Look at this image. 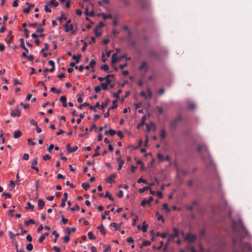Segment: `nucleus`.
Listing matches in <instances>:
<instances>
[{"label": "nucleus", "mask_w": 252, "mask_h": 252, "mask_svg": "<svg viewBox=\"0 0 252 252\" xmlns=\"http://www.w3.org/2000/svg\"><path fill=\"white\" fill-rule=\"evenodd\" d=\"M51 158V157L48 154H46L45 156H43V159L44 160H49Z\"/></svg>", "instance_id": "nucleus-51"}, {"label": "nucleus", "mask_w": 252, "mask_h": 252, "mask_svg": "<svg viewBox=\"0 0 252 252\" xmlns=\"http://www.w3.org/2000/svg\"><path fill=\"white\" fill-rule=\"evenodd\" d=\"M163 208L166 210L167 212H169L170 211V209L168 208V205L166 203H164L163 205Z\"/></svg>", "instance_id": "nucleus-60"}, {"label": "nucleus", "mask_w": 252, "mask_h": 252, "mask_svg": "<svg viewBox=\"0 0 252 252\" xmlns=\"http://www.w3.org/2000/svg\"><path fill=\"white\" fill-rule=\"evenodd\" d=\"M105 197L108 198L111 201L114 200V198L113 196H112V195L108 191H107L106 192L105 195Z\"/></svg>", "instance_id": "nucleus-32"}, {"label": "nucleus", "mask_w": 252, "mask_h": 252, "mask_svg": "<svg viewBox=\"0 0 252 252\" xmlns=\"http://www.w3.org/2000/svg\"><path fill=\"white\" fill-rule=\"evenodd\" d=\"M98 28H96L94 30V32L96 36H99L101 35V32L98 30Z\"/></svg>", "instance_id": "nucleus-44"}, {"label": "nucleus", "mask_w": 252, "mask_h": 252, "mask_svg": "<svg viewBox=\"0 0 252 252\" xmlns=\"http://www.w3.org/2000/svg\"><path fill=\"white\" fill-rule=\"evenodd\" d=\"M147 93H148V95L147 96H148V99H151L152 97V92L151 91V90L149 89H148L147 90Z\"/></svg>", "instance_id": "nucleus-47"}, {"label": "nucleus", "mask_w": 252, "mask_h": 252, "mask_svg": "<svg viewBox=\"0 0 252 252\" xmlns=\"http://www.w3.org/2000/svg\"><path fill=\"white\" fill-rule=\"evenodd\" d=\"M110 226L111 227H114L115 228V230H117V229H119V227H120V225H118L117 223H115V222H112L110 224Z\"/></svg>", "instance_id": "nucleus-34"}, {"label": "nucleus", "mask_w": 252, "mask_h": 252, "mask_svg": "<svg viewBox=\"0 0 252 252\" xmlns=\"http://www.w3.org/2000/svg\"><path fill=\"white\" fill-rule=\"evenodd\" d=\"M22 135V132L20 130H18L14 133L13 137L14 138H18Z\"/></svg>", "instance_id": "nucleus-24"}, {"label": "nucleus", "mask_w": 252, "mask_h": 252, "mask_svg": "<svg viewBox=\"0 0 252 252\" xmlns=\"http://www.w3.org/2000/svg\"><path fill=\"white\" fill-rule=\"evenodd\" d=\"M109 102V98H107L106 103H102L101 104V109H104V108H105L107 106Z\"/></svg>", "instance_id": "nucleus-28"}, {"label": "nucleus", "mask_w": 252, "mask_h": 252, "mask_svg": "<svg viewBox=\"0 0 252 252\" xmlns=\"http://www.w3.org/2000/svg\"><path fill=\"white\" fill-rule=\"evenodd\" d=\"M149 189H150V187L148 186H145L143 188H141L139 189V193H142L145 192L146 190H148Z\"/></svg>", "instance_id": "nucleus-26"}, {"label": "nucleus", "mask_w": 252, "mask_h": 252, "mask_svg": "<svg viewBox=\"0 0 252 252\" xmlns=\"http://www.w3.org/2000/svg\"><path fill=\"white\" fill-rule=\"evenodd\" d=\"M88 237L91 240L95 239V237L94 236L93 233L92 231L89 232L88 233Z\"/></svg>", "instance_id": "nucleus-33"}, {"label": "nucleus", "mask_w": 252, "mask_h": 252, "mask_svg": "<svg viewBox=\"0 0 252 252\" xmlns=\"http://www.w3.org/2000/svg\"><path fill=\"white\" fill-rule=\"evenodd\" d=\"M101 88L100 86H96L94 88V91L96 93H98L100 92Z\"/></svg>", "instance_id": "nucleus-59"}, {"label": "nucleus", "mask_w": 252, "mask_h": 252, "mask_svg": "<svg viewBox=\"0 0 252 252\" xmlns=\"http://www.w3.org/2000/svg\"><path fill=\"white\" fill-rule=\"evenodd\" d=\"M83 95V94H78L79 97L77 99V101L79 103H82L83 102L82 96Z\"/></svg>", "instance_id": "nucleus-55"}, {"label": "nucleus", "mask_w": 252, "mask_h": 252, "mask_svg": "<svg viewBox=\"0 0 252 252\" xmlns=\"http://www.w3.org/2000/svg\"><path fill=\"white\" fill-rule=\"evenodd\" d=\"M179 236V231L177 228H174L173 233L170 235V239H173L175 237H177Z\"/></svg>", "instance_id": "nucleus-11"}, {"label": "nucleus", "mask_w": 252, "mask_h": 252, "mask_svg": "<svg viewBox=\"0 0 252 252\" xmlns=\"http://www.w3.org/2000/svg\"><path fill=\"white\" fill-rule=\"evenodd\" d=\"M148 224L146 223L145 221H144L142 223V226L141 230L143 232H146L147 230Z\"/></svg>", "instance_id": "nucleus-22"}, {"label": "nucleus", "mask_w": 252, "mask_h": 252, "mask_svg": "<svg viewBox=\"0 0 252 252\" xmlns=\"http://www.w3.org/2000/svg\"><path fill=\"white\" fill-rule=\"evenodd\" d=\"M64 27L65 28V31L66 32H69V31H71V33L74 34L75 33V31H73V25L72 24H70L67 26V24H65L64 25Z\"/></svg>", "instance_id": "nucleus-5"}, {"label": "nucleus", "mask_w": 252, "mask_h": 252, "mask_svg": "<svg viewBox=\"0 0 252 252\" xmlns=\"http://www.w3.org/2000/svg\"><path fill=\"white\" fill-rule=\"evenodd\" d=\"M116 133V131L113 129H110L109 130V134L111 136H113Z\"/></svg>", "instance_id": "nucleus-63"}, {"label": "nucleus", "mask_w": 252, "mask_h": 252, "mask_svg": "<svg viewBox=\"0 0 252 252\" xmlns=\"http://www.w3.org/2000/svg\"><path fill=\"white\" fill-rule=\"evenodd\" d=\"M137 183L140 184V183H145V184H146L147 183V181L142 178H140V179H139L138 180H137Z\"/></svg>", "instance_id": "nucleus-61"}, {"label": "nucleus", "mask_w": 252, "mask_h": 252, "mask_svg": "<svg viewBox=\"0 0 252 252\" xmlns=\"http://www.w3.org/2000/svg\"><path fill=\"white\" fill-rule=\"evenodd\" d=\"M232 228L237 238L234 237L232 239V252H252L251 245L248 243L242 244V239L248 232L244 227L242 221H233Z\"/></svg>", "instance_id": "nucleus-1"}, {"label": "nucleus", "mask_w": 252, "mask_h": 252, "mask_svg": "<svg viewBox=\"0 0 252 252\" xmlns=\"http://www.w3.org/2000/svg\"><path fill=\"white\" fill-rule=\"evenodd\" d=\"M122 93V90L119 89L118 90L117 93L113 94V95L114 97H116V98H119V95Z\"/></svg>", "instance_id": "nucleus-42"}, {"label": "nucleus", "mask_w": 252, "mask_h": 252, "mask_svg": "<svg viewBox=\"0 0 252 252\" xmlns=\"http://www.w3.org/2000/svg\"><path fill=\"white\" fill-rule=\"evenodd\" d=\"M20 47L25 50L24 52H26V53H29V50L25 47V46L24 45V41L23 38H21L20 39Z\"/></svg>", "instance_id": "nucleus-13"}, {"label": "nucleus", "mask_w": 252, "mask_h": 252, "mask_svg": "<svg viewBox=\"0 0 252 252\" xmlns=\"http://www.w3.org/2000/svg\"><path fill=\"white\" fill-rule=\"evenodd\" d=\"M61 221L64 224H66L68 220L65 218L63 216H62Z\"/></svg>", "instance_id": "nucleus-57"}, {"label": "nucleus", "mask_w": 252, "mask_h": 252, "mask_svg": "<svg viewBox=\"0 0 252 252\" xmlns=\"http://www.w3.org/2000/svg\"><path fill=\"white\" fill-rule=\"evenodd\" d=\"M60 100L63 102V106L64 107H66L67 106V103H66V97L64 95H62L60 97Z\"/></svg>", "instance_id": "nucleus-15"}, {"label": "nucleus", "mask_w": 252, "mask_h": 252, "mask_svg": "<svg viewBox=\"0 0 252 252\" xmlns=\"http://www.w3.org/2000/svg\"><path fill=\"white\" fill-rule=\"evenodd\" d=\"M66 148L68 153H71L76 151L78 149V147L75 146L72 148H71L70 147V145L69 144H67L66 145Z\"/></svg>", "instance_id": "nucleus-9"}, {"label": "nucleus", "mask_w": 252, "mask_h": 252, "mask_svg": "<svg viewBox=\"0 0 252 252\" xmlns=\"http://www.w3.org/2000/svg\"><path fill=\"white\" fill-rule=\"evenodd\" d=\"M117 101L116 100H114L112 102V106L109 108V110H110V109H116L117 108L118 105H117Z\"/></svg>", "instance_id": "nucleus-29"}, {"label": "nucleus", "mask_w": 252, "mask_h": 252, "mask_svg": "<svg viewBox=\"0 0 252 252\" xmlns=\"http://www.w3.org/2000/svg\"><path fill=\"white\" fill-rule=\"evenodd\" d=\"M24 31L25 32V36L26 38H28L29 37V31L27 28H25L24 29Z\"/></svg>", "instance_id": "nucleus-54"}, {"label": "nucleus", "mask_w": 252, "mask_h": 252, "mask_svg": "<svg viewBox=\"0 0 252 252\" xmlns=\"http://www.w3.org/2000/svg\"><path fill=\"white\" fill-rule=\"evenodd\" d=\"M140 95L141 96H143L145 98V99H148V96L146 94H145L144 91L141 92L140 93Z\"/></svg>", "instance_id": "nucleus-62"}, {"label": "nucleus", "mask_w": 252, "mask_h": 252, "mask_svg": "<svg viewBox=\"0 0 252 252\" xmlns=\"http://www.w3.org/2000/svg\"><path fill=\"white\" fill-rule=\"evenodd\" d=\"M110 213V211H105L104 212V215H103L101 217L102 220H105L106 219V216L108 215Z\"/></svg>", "instance_id": "nucleus-53"}, {"label": "nucleus", "mask_w": 252, "mask_h": 252, "mask_svg": "<svg viewBox=\"0 0 252 252\" xmlns=\"http://www.w3.org/2000/svg\"><path fill=\"white\" fill-rule=\"evenodd\" d=\"M27 205H28V206L26 207L27 209H31L32 211L33 210V208H34L33 205L30 202H28L27 203Z\"/></svg>", "instance_id": "nucleus-43"}, {"label": "nucleus", "mask_w": 252, "mask_h": 252, "mask_svg": "<svg viewBox=\"0 0 252 252\" xmlns=\"http://www.w3.org/2000/svg\"><path fill=\"white\" fill-rule=\"evenodd\" d=\"M100 149V147L97 146L96 147L95 149V153L93 155V157H97L99 155V153H98V151Z\"/></svg>", "instance_id": "nucleus-31"}, {"label": "nucleus", "mask_w": 252, "mask_h": 252, "mask_svg": "<svg viewBox=\"0 0 252 252\" xmlns=\"http://www.w3.org/2000/svg\"><path fill=\"white\" fill-rule=\"evenodd\" d=\"M110 77H114V75L113 74H108L106 77H104L105 80L106 81L107 84H110L111 83V80L110 79Z\"/></svg>", "instance_id": "nucleus-17"}, {"label": "nucleus", "mask_w": 252, "mask_h": 252, "mask_svg": "<svg viewBox=\"0 0 252 252\" xmlns=\"http://www.w3.org/2000/svg\"><path fill=\"white\" fill-rule=\"evenodd\" d=\"M52 234L55 236H54L55 239H54V242L56 243L57 240V239L59 237V234L57 233L56 231H53V232H52Z\"/></svg>", "instance_id": "nucleus-35"}, {"label": "nucleus", "mask_w": 252, "mask_h": 252, "mask_svg": "<svg viewBox=\"0 0 252 252\" xmlns=\"http://www.w3.org/2000/svg\"><path fill=\"white\" fill-rule=\"evenodd\" d=\"M160 137L162 139H164L165 138L166 136V131L164 128H163L160 131Z\"/></svg>", "instance_id": "nucleus-25"}, {"label": "nucleus", "mask_w": 252, "mask_h": 252, "mask_svg": "<svg viewBox=\"0 0 252 252\" xmlns=\"http://www.w3.org/2000/svg\"><path fill=\"white\" fill-rule=\"evenodd\" d=\"M182 119V117L180 115H178L175 119H174L170 124V126L171 128H176L177 124L180 122Z\"/></svg>", "instance_id": "nucleus-3"}, {"label": "nucleus", "mask_w": 252, "mask_h": 252, "mask_svg": "<svg viewBox=\"0 0 252 252\" xmlns=\"http://www.w3.org/2000/svg\"><path fill=\"white\" fill-rule=\"evenodd\" d=\"M81 42L84 43V45L81 49V51L82 52H84V51H85V50H86V48L87 47V43L86 42H84L83 40H81Z\"/></svg>", "instance_id": "nucleus-46"}, {"label": "nucleus", "mask_w": 252, "mask_h": 252, "mask_svg": "<svg viewBox=\"0 0 252 252\" xmlns=\"http://www.w3.org/2000/svg\"><path fill=\"white\" fill-rule=\"evenodd\" d=\"M75 68L78 69L80 72H82L84 69V67L83 65H80L79 66H75Z\"/></svg>", "instance_id": "nucleus-52"}, {"label": "nucleus", "mask_w": 252, "mask_h": 252, "mask_svg": "<svg viewBox=\"0 0 252 252\" xmlns=\"http://www.w3.org/2000/svg\"><path fill=\"white\" fill-rule=\"evenodd\" d=\"M196 238V237L194 235L188 234L185 237V240L187 241L189 243H191L195 241Z\"/></svg>", "instance_id": "nucleus-4"}, {"label": "nucleus", "mask_w": 252, "mask_h": 252, "mask_svg": "<svg viewBox=\"0 0 252 252\" xmlns=\"http://www.w3.org/2000/svg\"><path fill=\"white\" fill-rule=\"evenodd\" d=\"M101 69L104 71H108L109 69V66L107 64H104L101 66Z\"/></svg>", "instance_id": "nucleus-50"}, {"label": "nucleus", "mask_w": 252, "mask_h": 252, "mask_svg": "<svg viewBox=\"0 0 252 252\" xmlns=\"http://www.w3.org/2000/svg\"><path fill=\"white\" fill-rule=\"evenodd\" d=\"M37 158H33L32 161V165L34 166V165H36L37 164Z\"/></svg>", "instance_id": "nucleus-64"}, {"label": "nucleus", "mask_w": 252, "mask_h": 252, "mask_svg": "<svg viewBox=\"0 0 252 252\" xmlns=\"http://www.w3.org/2000/svg\"><path fill=\"white\" fill-rule=\"evenodd\" d=\"M89 106V103H87V102H84V103L80 105L79 106H78V108L79 109H82V107H86V106Z\"/></svg>", "instance_id": "nucleus-49"}, {"label": "nucleus", "mask_w": 252, "mask_h": 252, "mask_svg": "<svg viewBox=\"0 0 252 252\" xmlns=\"http://www.w3.org/2000/svg\"><path fill=\"white\" fill-rule=\"evenodd\" d=\"M144 69H145L146 71H147L148 69L147 64L145 62H142L141 65L139 67V70H142Z\"/></svg>", "instance_id": "nucleus-14"}, {"label": "nucleus", "mask_w": 252, "mask_h": 252, "mask_svg": "<svg viewBox=\"0 0 252 252\" xmlns=\"http://www.w3.org/2000/svg\"><path fill=\"white\" fill-rule=\"evenodd\" d=\"M108 85H109V84H107V83H102L100 85V87H101V89L105 90L107 89Z\"/></svg>", "instance_id": "nucleus-37"}, {"label": "nucleus", "mask_w": 252, "mask_h": 252, "mask_svg": "<svg viewBox=\"0 0 252 252\" xmlns=\"http://www.w3.org/2000/svg\"><path fill=\"white\" fill-rule=\"evenodd\" d=\"M44 46H45L44 48H43L41 50V53H43L45 51H47L48 49V43H45L44 44Z\"/></svg>", "instance_id": "nucleus-58"}, {"label": "nucleus", "mask_w": 252, "mask_h": 252, "mask_svg": "<svg viewBox=\"0 0 252 252\" xmlns=\"http://www.w3.org/2000/svg\"><path fill=\"white\" fill-rule=\"evenodd\" d=\"M150 55L152 57H156V58L158 57V55L154 51H151L150 53Z\"/></svg>", "instance_id": "nucleus-56"}, {"label": "nucleus", "mask_w": 252, "mask_h": 252, "mask_svg": "<svg viewBox=\"0 0 252 252\" xmlns=\"http://www.w3.org/2000/svg\"><path fill=\"white\" fill-rule=\"evenodd\" d=\"M22 57L27 59L29 61H32L34 59V57L32 55L28 56L26 52H23L22 54Z\"/></svg>", "instance_id": "nucleus-12"}, {"label": "nucleus", "mask_w": 252, "mask_h": 252, "mask_svg": "<svg viewBox=\"0 0 252 252\" xmlns=\"http://www.w3.org/2000/svg\"><path fill=\"white\" fill-rule=\"evenodd\" d=\"M26 249L28 251H31L33 249V245L31 243L28 244L26 246Z\"/></svg>", "instance_id": "nucleus-45"}, {"label": "nucleus", "mask_w": 252, "mask_h": 252, "mask_svg": "<svg viewBox=\"0 0 252 252\" xmlns=\"http://www.w3.org/2000/svg\"><path fill=\"white\" fill-rule=\"evenodd\" d=\"M104 20L107 19H111L112 18V16L111 14L108 15H105L104 13H102L101 14Z\"/></svg>", "instance_id": "nucleus-40"}, {"label": "nucleus", "mask_w": 252, "mask_h": 252, "mask_svg": "<svg viewBox=\"0 0 252 252\" xmlns=\"http://www.w3.org/2000/svg\"><path fill=\"white\" fill-rule=\"evenodd\" d=\"M117 54L114 53L113 54L112 57V64H114L119 61V58H117Z\"/></svg>", "instance_id": "nucleus-19"}, {"label": "nucleus", "mask_w": 252, "mask_h": 252, "mask_svg": "<svg viewBox=\"0 0 252 252\" xmlns=\"http://www.w3.org/2000/svg\"><path fill=\"white\" fill-rule=\"evenodd\" d=\"M45 205V202L42 199H39L38 200V207L39 210L42 209Z\"/></svg>", "instance_id": "nucleus-16"}, {"label": "nucleus", "mask_w": 252, "mask_h": 252, "mask_svg": "<svg viewBox=\"0 0 252 252\" xmlns=\"http://www.w3.org/2000/svg\"><path fill=\"white\" fill-rule=\"evenodd\" d=\"M153 200V197L152 196L149 197L148 200L145 199H143L141 203V205L142 206H145L146 204H150V203Z\"/></svg>", "instance_id": "nucleus-10"}, {"label": "nucleus", "mask_w": 252, "mask_h": 252, "mask_svg": "<svg viewBox=\"0 0 252 252\" xmlns=\"http://www.w3.org/2000/svg\"><path fill=\"white\" fill-rule=\"evenodd\" d=\"M49 4L54 7H57L59 5V3L56 0H51Z\"/></svg>", "instance_id": "nucleus-30"}, {"label": "nucleus", "mask_w": 252, "mask_h": 252, "mask_svg": "<svg viewBox=\"0 0 252 252\" xmlns=\"http://www.w3.org/2000/svg\"><path fill=\"white\" fill-rule=\"evenodd\" d=\"M90 186L88 183H83L82 184V187L85 190H88Z\"/></svg>", "instance_id": "nucleus-27"}, {"label": "nucleus", "mask_w": 252, "mask_h": 252, "mask_svg": "<svg viewBox=\"0 0 252 252\" xmlns=\"http://www.w3.org/2000/svg\"><path fill=\"white\" fill-rule=\"evenodd\" d=\"M79 209H80V207H79V205H78V204H76L75 205L74 207H73L70 209V210L72 211H79Z\"/></svg>", "instance_id": "nucleus-41"}, {"label": "nucleus", "mask_w": 252, "mask_h": 252, "mask_svg": "<svg viewBox=\"0 0 252 252\" xmlns=\"http://www.w3.org/2000/svg\"><path fill=\"white\" fill-rule=\"evenodd\" d=\"M49 235L48 233L46 232L44 234H43L39 238L38 242L40 243H41L43 240L45 239V237Z\"/></svg>", "instance_id": "nucleus-23"}, {"label": "nucleus", "mask_w": 252, "mask_h": 252, "mask_svg": "<svg viewBox=\"0 0 252 252\" xmlns=\"http://www.w3.org/2000/svg\"><path fill=\"white\" fill-rule=\"evenodd\" d=\"M10 115L12 117H19L21 115V113L18 109H16L10 112Z\"/></svg>", "instance_id": "nucleus-8"}, {"label": "nucleus", "mask_w": 252, "mask_h": 252, "mask_svg": "<svg viewBox=\"0 0 252 252\" xmlns=\"http://www.w3.org/2000/svg\"><path fill=\"white\" fill-rule=\"evenodd\" d=\"M115 174H112L106 178V182L108 184H112L115 182L114 178L116 177Z\"/></svg>", "instance_id": "nucleus-6"}, {"label": "nucleus", "mask_w": 252, "mask_h": 252, "mask_svg": "<svg viewBox=\"0 0 252 252\" xmlns=\"http://www.w3.org/2000/svg\"><path fill=\"white\" fill-rule=\"evenodd\" d=\"M97 229L99 230L103 235H105L106 234V230L103 224H100L97 226Z\"/></svg>", "instance_id": "nucleus-20"}, {"label": "nucleus", "mask_w": 252, "mask_h": 252, "mask_svg": "<svg viewBox=\"0 0 252 252\" xmlns=\"http://www.w3.org/2000/svg\"><path fill=\"white\" fill-rule=\"evenodd\" d=\"M157 158L160 161H163L164 160L163 156L161 154H160V153L158 154Z\"/></svg>", "instance_id": "nucleus-48"}, {"label": "nucleus", "mask_w": 252, "mask_h": 252, "mask_svg": "<svg viewBox=\"0 0 252 252\" xmlns=\"http://www.w3.org/2000/svg\"><path fill=\"white\" fill-rule=\"evenodd\" d=\"M151 245V242L149 241H144L143 242L142 246H140L141 248H142L143 246H148Z\"/></svg>", "instance_id": "nucleus-39"}, {"label": "nucleus", "mask_w": 252, "mask_h": 252, "mask_svg": "<svg viewBox=\"0 0 252 252\" xmlns=\"http://www.w3.org/2000/svg\"><path fill=\"white\" fill-rule=\"evenodd\" d=\"M198 151L200 153L202 159L208 164H212L210 154L207 146L204 145H199L198 146Z\"/></svg>", "instance_id": "nucleus-2"}, {"label": "nucleus", "mask_w": 252, "mask_h": 252, "mask_svg": "<svg viewBox=\"0 0 252 252\" xmlns=\"http://www.w3.org/2000/svg\"><path fill=\"white\" fill-rule=\"evenodd\" d=\"M81 55L78 54L77 55H73L72 56V59L75 60L76 63H78L80 62V59H81Z\"/></svg>", "instance_id": "nucleus-18"}, {"label": "nucleus", "mask_w": 252, "mask_h": 252, "mask_svg": "<svg viewBox=\"0 0 252 252\" xmlns=\"http://www.w3.org/2000/svg\"><path fill=\"white\" fill-rule=\"evenodd\" d=\"M66 231L67 235H65L63 238V242L64 243H67L69 241V235L70 234V228L67 227L66 228Z\"/></svg>", "instance_id": "nucleus-7"}, {"label": "nucleus", "mask_w": 252, "mask_h": 252, "mask_svg": "<svg viewBox=\"0 0 252 252\" xmlns=\"http://www.w3.org/2000/svg\"><path fill=\"white\" fill-rule=\"evenodd\" d=\"M95 64L96 62L94 60H92L89 64L90 66L92 69H94L95 67Z\"/></svg>", "instance_id": "nucleus-36"}, {"label": "nucleus", "mask_w": 252, "mask_h": 252, "mask_svg": "<svg viewBox=\"0 0 252 252\" xmlns=\"http://www.w3.org/2000/svg\"><path fill=\"white\" fill-rule=\"evenodd\" d=\"M30 223L34 224L35 223V221L33 219H30V220H29L28 221H25V225L27 226V225H28Z\"/></svg>", "instance_id": "nucleus-38"}, {"label": "nucleus", "mask_w": 252, "mask_h": 252, "mask_svg": "<svg viewBox=\"0 0 252 252\" xmlns=\"http://www.w3.org/2000/svg\"><path fill=\"white\" fill-rule=\"evenodd\" d=\"M117 161L119 163V167L118 170H120L122 169L123 164H124V160L121 159L120 158H117Z\"/></svg>", "instance_id": "nucleus-21"}]
</instances>
